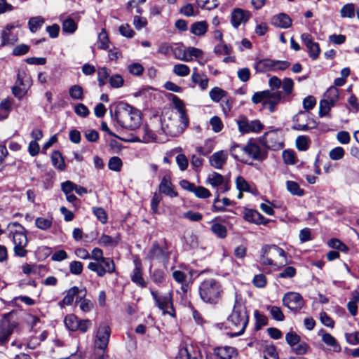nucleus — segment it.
I'll return each mask as SVG.
<instances>
[{"label": "nucleus", "mask_w": 359, "mask_h": 359, "mask_svg": "<svg viewBox=\"0 0 359 359\" xmlns=\"http://www.w3.org/2000/svg\"><path fill=\"white\" fill-rule=\"evenodd\" d=\"M122 165V161L118 156H113L109 160L108 167L111 170L118 172L121 170Z\"/></svg>", "instance_id": "nucleus-51"}, {"label": "nucleus", "mask_w": 359, "mask_h": 359, "mask_svg": "<svg viewBox=\"0 0 359 359\" xmlns=\"http://www.w3.org/2000/svg\"><path fill=\"white\" fill-rule=\"evenodd\" d=\"M323 99L335 104L339 100V90L335 86L330 87L325 93Z\"/></svg>", "instance_id": "nucleus-35"}, {"label": "nucleus", "mask_w": 359, "mask_h": 359, "mask_svg": "<svg viewBox=\"0 0 359 359\" xmlns=\"http://www.w3.org/2000/svg\"><path fill=\"white\" fill-rule=\"evenodd\" d=\"M301 39L309 50V55L313 60H316L320 54V50L318 43L313 41L309 34L304 33L301 35Z\"/></svg>", "instance_id": "nucleus-18"}, {"label": "nucleus", "mask_w": 359, "mask_h": 359, "mask_svg": "<svg viewBox=\"0 0 359 359\" xmlns=\"http://www.w3.org/2000/svg\"><path fill=\"white\" fill-rule=\"evenodd\" d=\"M51 160L53 165L60 170H64L65 169V161L62 156V154L58 151H55L53 152L51 156Z\"/></svg>", "instance_id": "nucleus-36"}, {"label": "nucleus", "mask_w": 359, "mask_h": 359, "mask_svg": "<svg viewBox=\"0 0 359 359\" xmlns=\"http://www.w3.org/2000/svg\"><path fill=\"white\" fill-rule=\"evenodd\" d=\"M340 14L342 18H353L355 15L354 5L353 4H347L344 5L340 11Z\"/></svg>", "instance_id": "nucleus-49"}, {"label": "nucleus", "mask_w": 359, "mask_h": 359, "mask_svg": "<svg viewBox=\"0 0 359 359\" xmlns=\"http://www.w3.org/2000/svg\"><path fill=\"white\" fill-rule=\"evenodd\" d=\"M93 212L102 224L107 223L108 219L107 215L102 208L94 207L93 208Z\"/></svg>", "instance_id": "nucleus-62"}, {"label": "nucleus", "mask_w": 359, "mask_h": 359, "mask_svg": "<svg viewBox=\"0 0 359 359\" xmlns=\"http://www.w3.org/2000/svg\"><path fill=\"white\" fill-rule=\"evenodd\" d=\"M11 313L4 315L0 323V344H4L8 341L14 330L17 329L19 324L15 320L10 318Z\"/></svg>", "instance_id": "nucleus-9"}, {"label": "nucleus", "mask_w": 359, "mask_h": 359, "mask_svg": "<svg viewBox=\"0 0 359 359\" xmlns=\"http://www.w3.org/2000/svg\"><path fill=\"white\" fill-rule=\"evenodd\" d=\"M30 77L25 73H18L15 85L18 86L25 87L27 88L30 86Z\"/></svg>", "instance_id": "nucleus-55"}, {"label": "nucleus", "mask_w": 359, "mask_h": 359, "mask_svg": "<svg viewBox=\"0 0 359 359\" xmlns=\"http://www.w3.org/2000/svg\"><path fill=\"white\" fill-rule=\"evenodd\" d=\"M309 139L306 136H298L296 140V147L299 151H306L309 147Z\"/></svg>", "instance_id": "nucleus-52"}, {"label": "nucleus", "mask_w": 359, "mask_h": 359, "mask_svg": "<svg viewBox=\"0 0 359 359\" xmlns=\"http://www.w3.org/2000/svg\"><path fill=\"white\" fill-rule=\"evenodd\" d=\"M208 25L205 21H198L192 24L191 32L196 36L204 35L208 30Z\"/></svg>", "instance_id": "nucleus-31"}, {"label": "nucleus", "mask_w": 359, "mask_h": 359, "mask_svg": "<svg viewBox=\"0 0 359 359\" xmlns=\"http://www.w3.org/2000/svg\"><path fill=\"white\" fill-rule=\"evenodd\" d=\"M249 316L245 304L241 299L236 298L231 313L226 320L228 327L233 331L231 337H238L243 334L248 323Z\"/></svg>", "instance_id": "nucleus-2"}, {"label": "nucleus", "mask_w": 359, "mask_h": 359, "mask_svg": "<svg viewBox=\"0 0 359 359\" xmlns=\"http://www.w3.org/2000/svg\"><path fill=\"white\" fill-rule=\"evenodd\" d=\"M262 142L266 147L278 150L283 147V142L278 130L266 132L262 137Z\"/></svg>", "instance_id": "nucleus-12"}, {"label": "nucleus", "mask_w": 359, "mask_h": 359, "mask_svg": "<svg viewBox=\"0 0 359 359\" xmlns=\"http://www.w3.org/2000/svg\"><path fill=\"white\" fill-rule=\"evenodd\" d=\"M273 60L268 58L259 60L254 65V68L259 72L273 71Z\"/></svg>", "instance_id": "nucleus-28"}, {"label": "nucleus", "mask_w": 359, "mask_h": 359, "mask_svg": "<svg viewBox=\"0 0 359 359\" xmlns=\"http://www.w3.org/2000/svg\"><path fill=\"white\" fill-rule=\"evenodd\" d=\"M322 340L325 344L330 346L334 351H341L340 345L338 344L336 339L330 334L325 332L322 336Z\"/></svg>", "instance_id": "nucleus-32"}, {"label": "nucleus", "mask_w": 359, "mask_h": 359, "mask_svg": "<svg viewBox=\"0 0 359 359\" xmlns=\"http://www.w3.org/2000/svg\"><path fill=\"white\" fill-rule=\"evenodd\" d=\"M159 191L171 198L177 196V193L173 189L172 183L165 177L163 178L159 184Z\"/></svg>", "instance_id": "nucleus-29"}, {"label": "nucleus", "mask_w": 359, "mask_h": 359, "mask_svg": "<svg viewBox=\"0 0 359 359\" xmlns=\"http://www.w3.org/2000/svg\"><path fill=\"white\" fill-rule=\"evenodd\" d=\"M231 155L236 160L243 161L246 156L245 146L241 147L239 144H234L230 148Z\"/></svg>", "instance_id": "nucleus-30"}, {"label": "nucleus", "mask_w": 359, "mask_h": 359, "mask_svg": "<svg viewBox=\"0 0 359 359\" xmlns=\"http://www.w3.org/2000/svg\"><path fill=\"white\" fill-rule=\"evenodd\" d=\"M79 318L75 315H67L65 316L64 323L70 331H77L79 327Z\"/></svg>", "instance_id": "nucleus-38"}, {"label": "nucleus", "mask_w": 359, "mask_h": 359, "mask_svg": "<svg viewBox=\"0 0 359 359\" xmlns=\"http://www.w3.org/2000/svg\"><path fill=\"white\" fill-rule=\"evenodd\" d=\"M266 309L269 311L271 317L278 321H283L285 316L280 307L276 306H267Z\"/></svg>", "instance_id": "nucleus-42"}, {"label": "nucleus", "mask_w": 359, "mask_h": 359, "mask_svg": "<svg viewBox=\"0 0 359 359\" xmlns=\"http://www.w3.org/2000/svg\"><path fill=\"white\" fill-rule=\"evenodd\" d=\"M77 29V23L72 18H67L62 22V31L68 34L74 33Z\"/></svg>", "instance_id": "nucleus-44"}, {"label": "nucleus", "mask_w": 359, "mask_h": 359, "mask_svg": "<svg viewBox=\"0 0 359 359\" xmlns=\"http://www.w3.org/2000/svg\"><path fill=\"white\" fill-rule=\"evenodd\" d=\"M142 131V142L144 143H148L151 142H156V137L155 133L150 129H149L147 126L143 127L141 129Z\"/></svg>", "instance_id": "nucleus-43"}, {"label": "nucleus", "mask_w": 359, "mask_h": 359, "mask_svg": "<svg viewBox=\"0 0 359 359\" xmlns=\"http://www.w3.org/2000/svg\"><path fill=\"white\" fill-rule=\"evenodd\" d=\"M69 96L76 100H83V90L79 85H74L69 89Z\"/></svg>", "instance_id": "nucleus-41"}, {"label": "nucleus", "mask_w": 359, "mask_h": 359, "mask_svg": "<svg viewBox=\"0 0 359 359\" xmlns=\"http://www.w3.org/2000/svg\"><path fill=\"white\" fill-rule=\"evenodd\" d=\"M173 72L179 76H186L189 74V67L184 64H177L173 67Z\"/></svg>", "instance_id": "nucleus-54"}, {"label": "nucleus", "mask_w": 359, "mask_h": 359, "mask_svg": "<svg viewBox=\"0 0 359 359\" xmlns=\"http://www.w3.org/2000/svg\"><path fill=\"white\" fill-rule=\"evenodd\" d=\"M287 190L292 195L302 196L304 195V191L300 188L299 185L294 181H287L286 182Z\"/></svg>", "instance_id": "nucleus-39"}, {"label": "nucleus", "mask_w": 359, "mask_h": 359, "mask_svg": "<svg viewBox=\"0 0 359 359\" xmlns=\"http://www.w3.org/2000/svg\"><path fill=\"white\" fill-rule=\"evenodd\" d=\"M328 245L335 250H340L341 252H347L348 247L343 243L341 241L337 238H332L328 241Z\"/></svg>", "instance_id": "nucleus-56"}, {"label": "nucleus", "mask_w": 359, "mask_h": 359, "mask_svg": "<svg viewBox=\"0 0 359 359\" xmlns=\"http://www.w3.org/2000/svg\"><path fill=\"white\" fill-rule=\"evenodd\" d=\"M172 101L180 114V121L182 124L180 129L177 130V133L180 134L189 126V118L186 114L185 108L182 100L177 96L173 95Z\"/></svg>", "instance_id": "nucleus-19"}, {"label": "nucleus", "mask_w": 359, "mask_h": 359, "mask_svg": "<svg viewBox=\"0 0 359 359\" xmlns=\"http://www.w3.org/2000/svg\"><path fill=\"white\" fill-rule=\"evenodd\" d=\"M283 304L290 310L298 311L303 307L304 302L299 293L288 292L283 297Z\"/></svg>", "instance_id": "nucleus-14"}, {"label": "nucleus", "mask_w": 359, "mask_h": 359, "mask_svg": "<svg viewBox=\"0 0 359 359\" xmlns=\"http://www.w3.org/2000/svg\"><path fill=\"white\" fill-rule=\"evenodd\" d=\"M246 155L254 160L262 161L266 158V152L258 144L249 142L245 146Z\"/></svg>", "instance_id": "nucleus-21"}, {"label": "nucleus", "mask_w": 359, "mask_h": 359, "mask_svg": "<svg viewBox=\"0 0 359 359\" xmlns=\"http://www.w3.org/2000/svg\"><path fill=\"white\" fill-rule=\"evenodd\" d=\"M285 340H286L287 343L292 348L294 346H296V345H297V344L299 343V341H301V338L294 332L290 331L286 334Z\"/></svg>", "instance_id": "nucleus-60"}, {"label": "nucleus", "mask_w": 359, "mask_h": 359, "mask_svg": "<svg viewBox=\"0 0 359 359\" xmlns=\"http://www.w3.org/2000/svg\"><path fill=\"white\" fill-rule=\"evenodd\" d=\"M36 226L41 230H47L52 225V218L37 217L35 219Z\"/></svg>", "instance_id": "nucleus-48"}, {"label": "nucleus", "mask_w": 359, "mask_h": 359, "mask_svg": "<svg viewBox=\"0 0 359 359\" xmlns=\"http://www.w3.org/2000/svg\"><path fill=\"white\" fill-rule=\"evenodd\" d=\"M201 299L205 303L216 304L222 299L224 289L221 283L215 278H207L198 287Z\"/></svg>", "instance_id": "nucleus-4"}, {"label": "nucleus", "mask_w": 359, "mask_h": 359, "mask_svg": "<svg viewBox=\"0 0 359 359\" xmlns=\"http://www.w3.org/2000/svg\"><path fill=\"white\" fill-rule=\"evenodd\" d=\"M282 84V81L276 76H273L269 81V85L271 90L259 91L254 93L252 102L254 104L262 103L264 108L269 109L271 112L275 111L276 106L282 98V92L278 90Z\"/></svg>", "instance_id": "nucleus-1"}, {"label": "nucleus", "mask_w": 359, "mask_h": 359, "mask_svg": "<svg viewBox=\"0 0 359 359\" xmlns=\"http://www.w3.org/2000/svg\"><path fill=\"white\" fill-rule=\"evenodd\" d=\"M264 359H278L276 348L273 346L266 347L264 351Z\"/></svg>", "instance_id": "nucleus-64"}, {"label": "nucleus", "mask_w": 359, "mask_h": 359, "mask_svg": "<svg viewBox=\"0 0 359 359\" xmlns=\"http://www.w3.org/2000/svg\"><path fill=\"white\" fill-rule=\"evenodd\" d=\"M169 252L155 241L152 243L145 257L150 265V269L157 264H162L164 268L167 267L169 261Z\"/></svg>", "instance_id": "nucleus-8"}, {"label": "nucleus", "mask_w": 359, "mask_h": 359, "mask_svg": "<svg viewBox=\"0 0 359 359\" xmlns=\"http://www.w3.org/2000/svg\"><path fill=\"white\" fill-rule=\"evenodd\" d=\"M114 116L118 123L126 129L135 130L140 123V111L123 102L118 104Z\"/></svg>", "instance_id": "nucleus-3"}, {"label": "nucleus", "mask_w": 359, "mask_h": 359, "mask_svg": "<svg viewBox=\"0 0 359 359\" xmlns=\"http://www.w3.org/2000/svg\"><path fill=\"white\" fill-rule=\"evenodd\" d=\"M111 329L107 325L100 324L97 330L94 341L95 348L101 351H104L108 346Z\"/></svg>", "instance_id": "nucleus-11"}, {"label": "nucleus", "mask_w": 359, "mask_h": 359, "mask_svg": "<svg viewBox=\"0 0 359 359\" xmlns=\"http://www.w3.org/2000/svg\"><path fill=\"white\" fill-rule=\"evenodd\" d=\"M128 72L135 76H141L144 72L143 66L139 62H133L128 66Z\"/></svg>", "instance_id": "nucleus-59"}, {"label": "nucleus", "mask_w": 359, "mask_h": 359, "mask_svg": "<svg viewBox=\"0 0 359 359\" xmlns=\"http://www.w3.org/2000/svg\"><path fill=\"white\" fill-rule=\"evenodd\" d=\"M215 353L218 359H237V350L231 346L217 347Z\"/></svg>", "instance_id": "nucleus-25"}, {"label": "nucleus", "mask_w": 359, "mask_h": 359, "mask_svg": "<svg viewBox=\"0 0 359 359\" xmlns=\"http://www.w3.org/2000/svg\"><path fill=\"white\" fill-rule=\"evenodd\" d=\"M236 185L240 191L252 192L249 183L241 176L236 178Z\"/></svg>", "instance_id": "nucleus-50"}, {"label": "nucleus", "mask_w": 359, "mask_h": 359, "mask_svg": "<svg viewBox=\"0 0 359 359\" xmlns=\"http://www.w3.org/2000/svg\"><path fill=\"white\" fill-rule=\"evenodd\" d=\"M196 152L201 156H205L210 154L212 151V147L211 144V142L210 140H207L205 142L203 146H198L196 148Z\"/></svg>", "instance_id": "nucleus-57"}, {"label": "nucleus", "mask_w": 359, "mask_h": 359, "mask_svg": "<svg viewBox=\"0 0 359 359\" xmlns=\"http://www.w3.org/2000/svg\"><path fill=\"white\" fill-rule=\"evenodd\" d=\"M206 184H210L214 188L219 189V194L227 192L230 189V184L229 181L226 180L224 177L216 172H213L210 174L206 180Z\"/></svg>", "instance_id": "nucleus-13"}, {"label": "nucleus", "mask_w": 359, "mask_h": 359, "mask_svg": "<svg viewBox=\"0 0 359 359\" xmlns=\"http://www.w3.org/2000/svg\"><path fill=\"white\" fill-rule=\"evenodd\" d=\"M109 83L112 88H118L123 86L124 80L120 74L112 75L109 79Z\"/></svg>", "instance_id": "nucleus-63"}, {"label": "nucleus", "mask_w": 359, "mask_h": 359, "mask_svg": "<svg viewBox=\"0 0 359 359\" xmlns=\"http://www.w3.org/2000/svg\"><path fill=\"white\" fill-rule=\"evenodd\" d=\"M44 23V20L41 16L32 17L29 20L28 26L32 32H36Z\"/></svg>", "instance_id": "nucleus-40"}, {"label": "nucleus", "mask_w": 359, "mask_h": 359, "mask_svg": "<svg viewBox=\"0 0 359 359\" xmlns=\"http://www.w3.org/2000/svg\"><path fill=\"white\" fill-rule=\"evenodd\" d=\"M228 158V154L224 150L214 153L210 157V163L211 166L216 169H222L226 163Z\"/></svg>", "instance_id": "nucleus-24"}, {"label": "nucleus", "mask_w": 359, "mask_h": 359, "mask_svg": "<svg viewBox=\"0 0 359 359\" xmlns=\"http://www.w3.org/2000/svg\"><path fill=\"white\" fill-rule=\"evenodd\" d=\"M90 258L95 259L96 262H90L88 265V269L95 272L100 277L104 276L107 273H112L116 270L113 259L104 257L103 252L100 248H94Z\"/></svg>", "instance_id": "nucleus-5"}, {"label": "nucleus", "mask_w": 359, "mask_h": 359, "mask_svg": "<svg viewBox=\"0 0 359 359\" xmlns=\"http://www.w3.org/2000/svg\"><path fill=\"white\" fill-rule=\"evenodd\" d=\"M149 271L151 279L154 283L157 285H161V283H163V282L165 280V271L163 270L160 269H156L154 271H152V269H150L149 268Z\"/></svg>", "instance_id": "nucleus-33"}, {"label": "nucleus", "mask_w": 359, "mask_h": 359, "mask_svg": "<svg viewBox=\"0 0 359 359\" xmlns=\"http://www.w3.org/2000/svg\"><path fill=\"white\" fill-rule=\"evenodd\" d=\"M109 38L104 29H102L98 35L97 46L100 49L106 50L109 48Z\"/></svg>", "instance_id": "nucleus-46"}, {"label": "nucleus", "mask_w": 359, "mask_h": 359, "mask_svg": "<svg viewBox=\"0 0 359 359\" xmlns=\"http://www.w3.org/2000/svg\"><path fill=\"white\" fill-rule=\"evenodd\" d=\"M335 104L334 103H330V102L323 99L320 102V106H319V116L320 117H323L324 116H326L329 114V111L330 109L334 106Z\"/></svg>", "instance_id": "nucleus-53"}, {"label": "nucleus", "mask_w": 359, "mask_h": 359, "mask_svg": "<svg viewBox=\"0 0 359 359\" xmlns=\"http://www.w3.org/2000/svg\"><path fill=\"white\" fill-rule=\"evenodd\" d=\"M84 297L83 295L77 297L76 301L80 302L79 307L82 311L88 312L93 308V304L90 300L83 298Z\"/></svg>", "instance_id": "nucleus-47"}, {"label": "nucleus", "mask_w": 359, "mask_h": 359, "mask_svg": "<svg viewBox=\"0 0 359 359\" xmlns=\"http://www.w3.org/2000/svg\"><path fill=\"white\" fill-rule=\"evenodd\" d=\"M15 229H11L10 236L14 245L13 251L15 256L19 257H25L27 255L26 247L28 243L27 235L25 229L18 222L11 224Z\"/></svg>", "instance_id": "nucleus-7"}, {"label": "nucleus", "mask_w": 359, "mask_h": 359, "mask_svg": "<svg viewBox=\"0 0 359 359\" xmlns=\"http://www.w3.org/2000/svg\"><path fill=\"white\" fill-rule=\"evenodd\" d=\"M151 294L155 301L156 305L163 311V313H170L168 310L172 308V295L171 293L158 295V292L155 290H150Z\"/></svg>", "instance_id": "nucleus-16"}, {"label": "nucleus", "mask_w": 359, "mask_h": 359, "mask_svg": "<svg viewBox=\"0 0 359 359\" xmlns=\"http://www.w3.org/2000/svg\"><path fill=\"white\" fill-rule=\"evenodd\" d=\"M180 12L181 14L186 17L195 16L198 13V11L195 10L194 6L191 4H187L186 5L183 6L180 8Z\"/></svg>", "instance_id": "nucleus-61"}, {"label": "nucleus", "mask_w": 359, "mask_h": 359, "mask_svg": "<svg viewBox=\"0 0 359 359\" xmlns=\"http://www.w3.org/2000/svg\"><path fill=\"white\" fill-rule=\"evenodd\" d=\"M302 116H307V114L305 111H299L294 118V125L292 126V129L295 130H302V131H306L309 129H313L316 128L317 125L315 121H312L309 123H302L299 122V118Z\"/></svg>", "instance_id": "nucleus-26"}, {"label": "nucleus", "mask_w": 359, "mask_h": 359, "mask_svg": "<svg viewBox=\"0 0 359 359\" xmlns=\"http://www.w3.org/2000/svg\"><path fill=\"white\" fill-rule=\"evenodd\" d=\"M209 95L212 101L218 102L226 96V92L220 88L215 87L210 91Z\"/></svg>", "instance_id": "nucleus-45"}, {"label": "nucleus", "mask_w": 359, "mask_h": 359, "mask_svg": "<svg viewBox=\"0 0 359 359\" xmlns=\"http://www.w3.org/2000/svg\"><path fill=\"white\" fill-rule=\"evenodd\" d=\"M243 218L245 221L255 224H266L269 219H266L258 211L252 209H246L243 213Z\"/></svg>", "instance_id": "nucleus-20"}, {"label": "nucleus", "mask_w": 359, "mask_h": 359, "mask_svg": "<svg viewBox=\"0 0 359 359\" xmlns=\"http://www.w3.org/2000/svg\"><path fill=\"white\" fill-rule=\"evenodd\" d=\"M251 13L242 8H234L231 12V22L232 26L238 29L241 24L246 23L251 18Z\"/></svg>", "instance_id": "nucleus-17"}, {"label": "nucleus", "mask_w": 359, "mask_h": 359, "mask_svg": "<svg viewBox=\"0 0 359 359\" xmlns=\"http://www.w3.org/2000/svg\"><path fill=\"white\" fill-rule=\"evenodd\" d=\"M83 293V296L86 295V290L85 289L80 290L78 287L74 286L66 291V294L61 302H59L60 308H64L65 306L72 305L74 302V297L79 294Z\"/></svg>", "instance_id": "nucleus-22"}, {"label": "nucleus", "mask_w": 359, "mask_h": 359, "mask_svg": "<svg viewBox=\"0 0 359 359\" xmlns=\"http://www.w3.org/2000/svg\"><path fill=\"white\" fill-rule=\"evenodd\" d=\"M260 262L262 265L278 268H281L288 263L284 250L276 245H266L262 248Z\"/></svg>", "instance_id": "nucleus-6"}, {"label": "nucleus", "mask_w": 359, "mask_h": 359, "mask_svg": "<svg viewBox=\"0 0 359 359\" xmlns=\"http://www.w3.org/2000/svg\"><path fill=\"white\" fill-rule=\"evenodd\" d=\"M175 57V58L184 61V62H190L191 61V58L190 56H188L187 49L184 50L180 46H173V49L172 51Z\"/></svg>", "instance_id": "nucleus-37"}, {"label": "nucleus", "mask_w": 359, "mask_h": 359, "mask_svg": "<svg viewBox=\"0 0 359 359\" xmlns=\"http://www.w3.org/2000/svg\"><path fill=\"white\" fill-rule=\"evenodd\" d=\"M236 123L239 131L243 134L250 133H258L264 129V125L259 120L250 121L244 116H240Z\"/></svg>", "instance_id": "nucleus-10"}, {"label": "nucleus", "mask_w": 359, "mask_h": 359, "mask_svg": "<svg viewBox=\"0 0 359 359\" xmlns=\"http://www.w3.org/2000/svg\"><path fill=\"white\" fill-rule=\"evenodd\" d=\"M271 25L281 29H287L292 25V19L290 17L284 13H280L273 15L271 20Z\"/></svg>", "instance_id": "nucleus-23"}, {"label": "nucleus", "mask_w": 359, "mask_h": 359, "mask_svg": "<svg viewBox=\"0 0 359 359\" xmlns=\"http://www.w3.org/2000/svg\"><path fill=\"white\" fill-rule=\"evenodd\" d=\"M20 25L18 22L11 23L6 26L4 30L1 33V42L0 43V48L12 46L18 40L17 34L12 32L14 28L20 27Z\"/></svg>", "instance_id": "nucleus-15"}, {"label": "nucleus", "mask_w": 359, "mask_h": 359, "mask_svg": "<svg viewBox=\"0 0 359 359\" xmlns=\"http://www.w3.org/2000/svg\"><path fill=\"white\" fill-rule=\"evenodd\" d=\"M109 76V72L106 67H100L97 69V81L100 87L107 83Z\"/></svg>", "instance_id": "nucleus-58"}, {"label": "nucleus", "mask_w": 359, "mask_h": 359, "mask_svg": "<svg viewBox=\"0 0 359 359\" xmlns=\"http://www.w3.org/2000/svg\"><path fill=\"white\" fill-rule=\"evenodd\" d=\"M191 80L194 83L198 84L202 90H205L208 87V79L206 76H201L198 73L196 69H194L191 76Z\"/></svg>", "instance_id": "nucleus-34"}, {"label": "nucleus", "mask_w": 359, "mask_h": 359, "mask_svg": "<svg viewBox=\"0 0 359 359\" xmlns=\"http://www.w3.org/2000/svg\"><path fill=\"white\" fill-rule=\"evenodd\" d=\"M135 267L130 276L131 280L141 287H146L147 283L142 277V271L140 262H135Z\"/></svg>", "instance_id": "nucleus-27"}]
</instances>
